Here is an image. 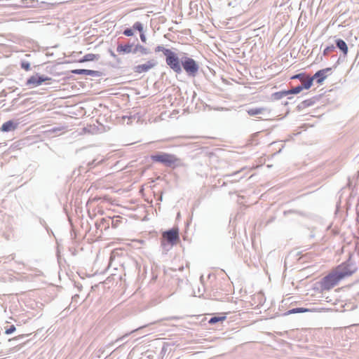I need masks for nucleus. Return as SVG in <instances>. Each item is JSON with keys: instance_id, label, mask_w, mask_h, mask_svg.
<instances>
[{"instance_id": "1", "label": "nucleus", "mask_w": 359, "mask_h": 359, "mask_svg": "<svg viewBox=\"0 0 359 359\" xmlns=\"http://www.w3.org/2000/svg\"><path fill=\"white\" fill-rule=\"evenodd\" d=\"M355 267L350 264L344 263L338 266L330 273L325 276L322 283L323 289L330 290L334 287L341 280L352 275Z\"/></svg>"}, {"instance_id": "2", "label": "nucleus", "mask_w": 359, "mask_h": 359, "mask_svg": "<svg viewBox=\"0 0 359 359\" xmlns=\"http://www.w3.org/2000/svg\"><path fill=\"white\" fill-rule=\"evenodd\" d=\"M182 66L190 76H195L199 69L198 64L192 58L184 55L180 59Z\"/></svg>"}, {"instance_id": "3", "label": "nucleus", "mask_w": 359, "mask_h": 359, "mask_svg": "<svg viewBox=\"0 0 359 359\" xmlns=\"http://www.w3.org/2000/svg\"><path fill=\"white\" fill-rule=\"evenodd\" d=\"M151 158L154 161L161 163L166 166H172L178 161L175 155L163 152L152 155Z\"/></svg>"}, {"instance_id": "4", "label": "nucleus", "mask_w": 359, "mask_h": 359, "mask_svg": "<svg viewBox=\"0 0 359 359\" xmlns=\"http://www.w3.org/2000/svg\"><path fill=\"white\" fill-rule=\"evenodd\" d=\"M180 60L176 53L172 56L166 58V64L172 69L175 72L180 74L182 72V67L180 65Z\"/></svg>"}, {"instance_id": "5", "label": "nucleus", "mask_w": 359, "mask_h": 359, "mask_svg": "<svg viewBox=\"0 0 359 359\" xmlns=\"http://www.w3.org/2000/svg\"><path fill=\"white\" fill-rule=\"evenodd\" d=\"M50 80V78L48 76H45L43 75L40 76L39 74L34 75L31 76L27 81V86L34 88L38 86H40L42 84L43 82L46 81Z\"/></svg>"}, {"instance_id": "6", "label": "nucleus", "mask_w": 359, "mask_h": 359, "mask_svg": "<svg viewBox=\"0 0 359 359\" xmlns=\"http://www.w3.org/2000/svg\"><path fill=\"white\" fill-rule=\"evenodd\" d=\"M156 64L157 62L156 60H150L144 64L135 66L134 67V72L139 74L142 72H147L149 70L154 68V67H156Z\"/></svg>"}, {"instance_id": "7", "label": "nucleus", "mask_w": 359, "mask_h": 359, "mask_svg": "<svg viewBox=\"0 0 359 359\" xmlns=\"http://www.w3.org/2000/svg\"><path fill=\"white\" fill-rule=\"evenodd\" d=\"M163 237L172 245L179 240L178 231L177 229H171L165 231L163 233Z\"/></svg>"}, {"instance_id": "8", "label": "nucleus", "mask_w": 359, "mask_h": 359, "mask_svg": "<svg viewBox=\"0 0 359 359\" xmlns=\"http://www.w3.org/2000/svg\"><path fill=\"white\" fill-rule=\"evenodd\" d=\"M331 68H325L318 71L312 78L317 79L318 83H321L327 76V74L331 72Z\"/></svg>"}, {"instance_id": "9", "label": "nucleus", "mask_w": 359, "mask_h": 359, "mask_svg": "<svg viewBox=\"0 0 359 359\" xmlns=\"http://www.w3.org/2000/svg\"><path fill=\"white\" fill-rule=\"evenodd\" d=\"M18 123L13 121H8L3 123L1 130L4 132H10L15 130L18 127Z\"/></svg>"}, {"instance_id": "10", "label": "nucleus", "mask_w": 359, "mask_h": 359, "mask_svg": "<svg viewBox=\"0 0 359 359\" xmlns=\"http://www.w3.org/2000/svg\"><path fill=\"white\" fill-rule=\"evenodd\" d=\"M116 50L119 53L128 54L133 51V45L128 43L126 45L118 44Z\"/></svg>"}, {"instance_id": "11", "label": "nucleus", "mask_w": 359, "mask_h": 359, "mask_svg": "<svg viewBox=\"0 0 359 359\" xmlns=\"http://www.w3.org/2000/svg\"><path fill=\"white\" fill-rule=\"evenodd\" d=\"M266 111V109L265 108H254V109H250L247 111L248 114L250 116H257L259 114H264V111Z\"/></svg>"}, {"instance_id": "12", "label": "nucleus", "mask_w": 359, "mask_h": 359, "mask_svg": "<svg viewBox=\"0 0 359 359\" xmlns=\"http://www.w3.org/2000/svg\"><path fill=\"white\" fill-rule=\"evenodd\" d=\"M336 43L337 46L346 55L348 52V47L346 42L342 39H338Z\"/></svg>"}, {"instance_id": "13", "label": "nucleus", "mask_w": 359, "mask_h": 359, "mask_svg": "<svg viewBox=\"0 0 359 359\" xmlns=\"http://www.w3.org/2000/svg\"><path fill=\"white\" fill-rule=\"evenodd\" d=\"M322 309H318V311H320ZM313 311H317V309H313ZM313 311V310L304 308H295L290 310L288 313H305Z\"/></svg>"}, {"instance_id": "14", "label": "nucleus", "mask_w": 359, "mask_h": 359, "mask_svg": "<svg viewBox=\"0 0 359 359\" xmlns=\"http://www.w3.org/2000/svg\"><path fill=\"white\" fill-rule=\"evenodd\" d=\"M313 78H308L307 79H304L302 81V86L303 89H309L313 83Z\"/></svg>"}, {"instance_id": "15", "label": "nucleus", "mask_w": 359, "mask_h": 359, "mask_svg": "<svg viewBox=\"0 0 359 359\" xmlns=\"http://www.w3.org/2000/svg\"><path fill=\"white\" fill-rule=\"evenodd\" d=\"M73 72L78 74L92 75L93 71L88 69H76L73 71Z\"/></svg>"}, {"instance_id": "16", "label": "nucleus", "mask_w": 359, "mask_h": 359, "mask_svg": "<svg viewBox=\"0 0 359 359\" xmlns=\"http://www.w3.org/2000/svg\"><path fill=\"white\" fill-rule=\"evenodd\" d=\"M138 50L140 51L142 54H144V55H147V54L149 53L148 50L147 48H145L144 47L142 46H137L135 47V50H133V53H135Z\"/></svg>"}, {"instance_id": "17", "label": "nucleus", "mask_w": 359, "mask_h": 359, "mask_svg": "<svg viewBox=\"0 0 359 359\" xmlns=\"http://www.w3.org/2000/svg\"><path fill=\"white\" fill-rule=\"evenodd\" d=\"M226 319L225 316L222 317H212L209 320V323L212 325L219 321H223Z\"/></svg>"}, {"instance_id": "18", "label": "nucleus", "mask_w": 359, "mask_h": 359, "mask_svg": "<svg viewBox=\"0 0 359 359\" xmlns=\"http://www.w3.org/2000/svg\"><path fill=\"white\" fill-rule=\"evenodd\" d=\"M303 90V87L302 86H296L294 88H293L291 90H290V93H292V94H298L302 90Z\"/></svg>"}, {"instance_id": "19", "label": "nucleus", "mask_w": 359, "mask_h": 359, "mask_svg": "<svg viewBox=\"0 0 359 359\" xmlns=\"http://www.w3.org/2000/svg\"><path fill=\"white\" fill-rule=\"evenodd\" d=\"M133 28L140 32L143 31V25L140 22H135L133 25Z\"/></svg>"}, {"instance_id": "20", "label": "nucleus", "mask_w": 359, "mask_h": 359, "mask_svg": "<svg viewBox=\"0 0 359 359\" xmlns=\"http://www.w3.org/2000/svg\"><path fill=\"white\" fill-rule=\"evenodd\" d=\"M163 53L166 56V58H168L169 57H170L172 55H174L175 53L172 52L170 49L165 48V50H163Z\"/></svg>"}, {"instance_id": "21", "label": "nucleus", "mask_w": 359, "mask_h": 359, "mask_svg": "<svg viewBox=\"0 0 359 359\" xmlns=\"http://www.w3.org/2000/svg\"><path fill=\"white\" fill-rule=\"evenodd\" d=\"M95 58V55L94 54H87L84 56L85 61H92Z\"/></svg>"}, {"instance_id": "22", "label": "nucleus", "mask_w": 359, "mask_h": 359, "mask_svg": "<svg viewBox=\"0 0 359 359\" xmlns=\"http://www.w3.org/2000/svg\"><path fill=\"white\" fill-rule=\"evenodd\" d=\"M21 67L24 69H25L26 71H28L30 69V65L29 62H22L21 63Z\"/></svg>"}, {"instance_id": "23", "label": "nucleus", "mask_w": 359, "mask_h": 359, "mask_svg": "<svg viewBox=\"0 0 359 359\" xmlns=\"http://www.w3.org/2000/svg\"><path fill=\"white\" fill-rule=\"evenodd\" d=\"M15 327L14 325H11L10 327V328L7 329L6 331H5V333L6 334H12L13 332H15Z\"/></svg>"}, {"instance_id": "24", "label": "nucleus", "mask_w": 359, "mask_h": 359, "mask_svg": "<svg viewBox=\"0 0 359 359\" xmlns=\"http://www.w3.org/2000/svg\"><path fill=\"white\" fill-rule=\"evenodd\" d=\"M123 34L127 36H130L133 35V32L131 29H126L124 30Z\"/></svg>"}, {"instance_id": "25", "label": "nucleus", "mask_w": 359, "mask_h": 359, "mask_svg": "<svg viewBox=\"0 0 359 359\" xmlns=\"http://www.w3.org/2000/svg\"><path fill=\"white\" fill-rule=\"evenodd\" d=\"M334 49V46H328L324 50V55L328 54L330 52L332 51Z\"/></svg>"}, {"instance_id": "26", "label": "nucleus", "mask_w": 359, "mask_h": 359, "mask_svg": "<svg viewBox=\"0 0 359 359\" xmlns=\"http://www.w3.org/2000/svg\"><path fill=\"white\" fill-rule=\"evenodd\" d=\"M165 47H163V46H158L156 48H155V52H163V50H165Z\"/></svg>"}, {"instance_id": "27", "label": "nucleus", "mask_w": 359, "mask_h": 359, "mask_svg": "<svg viewBox=\"0 0 359 359\" xmlns=\"http://www.w3.org/2000/svg\"><path fill=\"white\" fill-rule=\"evenodd\" d=\"M147 327V325L141 326V327H138V328H137V329H135V330H133V331H131L129 334L133 333V332H136V331H138V330H142V329H143V328H144V327Z\"/></svg>"}, {"instance_id": "28", "label": "nucleus", "mask_w": 359, "mask_h": 359, "mask_svg": "<svg viewBox=\"0 0 359 359\" xmlns=\"http://www.w3.org/2000/svg\"><path fill=\"white\" fill-rule=\"evenodd\" d=\"M140 39L141 40L143 41V42H145L146 41V36L144 34H140Z\"/></svg>"}, {"instance_id": "29", "label": "nucleus", "mask_w": 359, "mask_h": 359, "mask_svg": "<svg viewBox=\"0 0 359 359\" xmlns=\"http://www.w3.org/2000/svg\"><path fill=\"white\" fill-rule=\"evenodd\" d=\"M128 334H125V335H123V337H120V338L117 339L116 340V342H118V341H119L122 340V339H124L126 337H127Z\"/></svg>"}, {"instance_id": "30", "label": "nucleus", "mask_w": 359, "mask_h": 359, "mask_svg": "<svg viewBox=\"0 0 359 359\" xmlns=\"http://www.w3.org/2000/svg\"><path fill=\"white\" fill-rule=\"evenodd\" d=\"M109 52H110L111 56H112L114 58L116 57V54L112 50H110Z\"/></svg>"}, {"instance_id": "31", "label": "nucleus", "mask_w": 359, "mask_h": 359, "mask_svg": "<svg viewBox=\"0 0 359 359\" xmlns=\"http://www.w3.org/2000/svg\"><path fill=\"white\" fill-rule=\"evenodd\" d=\"M177 317H170V318H166V320L177 319Z\"/></svg>"}, {"instance_id": "32", "label": "nucleus", "mask_w": 359, "mask_h": 359, "mask_svg": "<svg viewBox=\"0 0 359 359\" xmlns=\"http://www.w3.org/2000/svg\"><path fill=\"white\" fill-rule=\"evenodd\" d=\"M300 75H297L296 76H294V78H297V77H299Z\"/></svg>"}, {"instance_id": "33", "label": "nucleus", "mask_w": 359, "mask_h": 359, "mask_svg": "<svg viewBox=\"0 0 359 359\" xmlns=\"http://www.w3.org/2000/svg\"><path fill=\"white\" fill-rule=\"evenodd\" d=\"M158 321H156V323H158ZM155 323H156V322H153V323H152V324H155Z\"/></svg>"}]
</instances>
